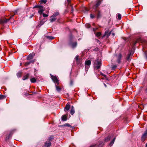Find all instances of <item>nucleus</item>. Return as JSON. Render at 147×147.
I'll list each match as a JSON object with an SVG mask.
<instances>
[{"label": "nucleus", "instance_id": "obj_1", "mask_svg": "<svg viewBox=\"0 0 147 147\" xmlns=\"http://www.w3.org/2000/svg\"><path fill=\"white\" fill-rule=\"evenodd\" d=\"M102 0H97V2L96 4L94 5L93 8V9L95 11L96 13L97 14V18H99L101 16V12L100 11L97 9V8L101 4V1Z\"/></svg>", "mask_w": 147, "mask_h": 147}, {"label": "nucleus", "instance_id": "obj_2", "mask_svg": "<svg viewBox=\"0 0 147 147\" xmlns=\"http://www.w3.org/2000/svg\"><path fill=\"white\" fill-rule=\"evenodd\" d=\"M101 65V62L100 60H95L94 63V67L97 69H98L100 67Z\"/></svg>", "mask_w": 147, "mask_h": 147}, {"label": "nucleus", "instance_id": "obj_3", "mask_svg": "<svg viewBox=\"0 0 147 147\" xmlns=\"http://www.w3.org/2000/svg\"><path fill=\"white\" fill-rule=\"evenodd\" d=\"M38 8L39 9L38 13L40 14L41 15L44 11L43 6L38 5H35L33 7V8Z\"/></svg>", "mask_w": 147, "mask_h": 147}, {"label": "nucleus", "instance_id": "obj_4", "mask_svg": "<svg viewBox=\"0 0 147 147\" xmlns=\"http://www.w3.org/2000/svg\"><path fill=\"white\" fill-rule=\"evenodd\" d=\"M146 138H147V129L142 135L141 137V140L142 141L144 142Z\"/></svg>", "mask_w": 147, "mask_h": 147}, {"label": "nucleus", "instance_id": "obj_5", "mask_svg": "<svg viewBox=\"0 0 147 147\" xmlns=\"http://www.w3.org/2000/svg\"><path fill=\"white\" fill-rule=\"evenodd\" d=\"M51 78L55 83H56L57 84H59V81L56 76H54L51 74Z\"/></svg>", "mask_w": 147, "mask_h": 147}, {"label": "nucleus", "instance_id": "obj_6", "mask_svg": "<svg viewBox=\"0 0 147 147\" xmlns=\"http://www.w3.org/2000/svg\"><path fill=\"white\" fill-rule=\"evenodd\" d=\"M9 19H6L4 18L0 19V24H3L6 23Z\"/></svg>", "mask_w": 147, "mask_h": 147}, {"label": "nucleus", "instance_id": "obj_7", "mask_svg": "<svg viewBox=\"0 0 147 147\" xmlns=\"http://www.w3.org/2000/svg\"><path fill=\"white\" fill-rule=\"evenodd\" d=\"M75 59L76 63L77 64H80L81 63V60L79 58V56L78 55L76 56Z\"/></svg>", "mask_w": 147, "mask_h": 147}, {"label": "nucleus", "instance_id": "obj_8", "mask_svg": "<svg viewBox=\"0 0 147 147\" xmlns=\"http://www.w3.org/2000/svg\"><path fill=\"white\" fill-rule=\"evenodd\" d=\"M91 64V61L90 60H86L85 62L86 67L88 68Z\"/></svg>", "mask_w": 147, "mask_h": 147}, {"label": "nucleus", "instance_id": "obj_9", "mask_svg": "<svg viewBox=\"0 0 147 147\" xmlns=\"http://www.w3.org/2000/svg\"><path fill=\"white\" fill-rule=\"evenodd\" d=\"M122 57V55L121 54H119L117 56V62L118 63H120L121 62V59Z\"/></svg>", "mask_w": 147, "mask_h": 147}, {"label": "nucleus", "instance_id": "obj_10", "mask_svg": "<svg viewBox=\"0 0 147 147\" xmlns=\"http://www.w3.org/2000/svg\"><path fill=\"white\" fill-rule=\"evenodd\" d=\"M35 54L34 53H32L30 54L27 57L28 59H32L34 56Z\"/></svg>", "mask_w": 147, "mask_h": 147}, {"label": "nucleus", "instance_id": "obj_11", "mask_svg": "<svg viewBox=\"0 0 147 147\" xmlns=\"http://www.w3.org/2000/svg\"><path fill=\"white\" fill-rule=\"evenodd\" d=\"M70 105L68 103L66 104L65 107L64 109V111H68L70 109Z\"/></svg>", "mask_w": 147, "mask_h": 147}, {"label": "nucleus", "instance_id": "obj_12", "mask_svg": "<svg viewBox=\"0 0 147 147\" xmlns=\"http://www.w3.org/2000/svg\"><path fill=\"white\" fill-rule=\"evenodd\" d=\"M69 44L71 45V47L72 48H75L77 45V42H76L72 43H70Z\"/></svg>", "mask_w": 147, "mask_h": 147}, {"label": "nucleus", "instance_id": "obj_13", "mask_svg": "<svg viewBox=\"0 0 147 147\" xmlns=\"http://www.w3.org/2000/svg\"><path fill=\"white\" fill-rule=\"evenodd\" d=\"M51 142L47 141L45 143V146L46 147H49L51 146Z\"/></svg>", "mask_w": 147, "mask_h": 147}, {"label": "nucleus", "instance_id": "obj_14", "mask_svg": "<svg viewBox=\"0 0 147 147\" xmlns=\"http://www.w3.org/2000/svg\"><path fill=\"white\" fill-rule=\"evenodd\" d=\"M75 113V110L74 109V107L73 106H72L71 107V109L70 110V113L71 114L73 115Z\"/></svg>", "mask_w": 147, "mask_h": 147}, {"label": "nucleus", "instance_id": "obj_15", "mask_svg": "<svg viewBox=\"0 0 147 147\" xmlns=\"http://www.w3.org/2000/svg\"><path fill=\"white\" fill-rule=\"evenodd\" d=\"M29 75V74H28L24 76L22 78L23 80H25L26 79H28V78Z\"/></svg>", "mask_w": 147, "mask_h": 147}, {"label": "nucleus", "instance_id": "obj_16", "mask_svg": "<svg viewBox=\"0 0 147 147\" xmlns=\"http://www.w3.org/2000/svg\"><path fill=\"white\" fill-rule=\"evenodd\" d=\"M140 40V39L139 38V39H137L136 40L134 41L133 43V46H134L137 43L139 42Z\"/></svg>", "mask_w": 147, "mask_h": 147}, {"label": "nucleus", "instance_id": "obj_17", "mask_svg": "<svg viewBox=\"0 0 147 147\" xmlns=\"http://www.w3.org/2000/svg\"><path fill=\"white\" fill-rule=\"evenodd\" d=\"M54 138V137L53 136H51L49 137V138L48 139V140H49L48 141H49L50 142V141H52Z\"/></svg>", "mask_w": 147, "mask_h": 147}, {"label": "nucleus", "instance_id": "obj_18", "mask_svg": "<svg viewBox=\"0 0 147 147\" xmlns=\"http://www.w3.org/2000/svg\"><path fill=\"white\" fill-rule=\"evenodd\" d=\"M22 72L21 71L18 72L17 74V76L18 78L20 77L21 76Z\"/></svg>", "mask_w": 147, "mask_h": 147}, {"label": "nucleus", "instance_id": "obj_19", "mask_svg": "<svg viewBox=\"0 0 147 147\" xmlns=\"http://www.w3.org/2000/svg\"><path fill=\"white\" fill-rule=\"evenodd\" d=\"M51 18L50 20L51 22H54L56 20V18H55V17H52V16H51Z\"/></svg>", "mask_w": 147, "mask_h": 147}, {"label": "nucleus", "instance_id": "obj_20", "mask_svg": "<svg viewBox=\"0 0 147 147\" xmlns=\"http://www.w3.org/2000/svg\"><path fill=\"white\" fill-rule=\"evenodd\" d=\"M131 54H129L128 55H127V57H126V59L127 60H130L131 59Z\"/></svg>", "mask_w": 147, "mask_h": 147}, {"label": "nucleus", "instance_id": "obj_21", "mask_svg": "<svg viewBox=\"0 0 147 147\" xmlns=\"http://www.w3.org/2000/svg\"><path fill=\"white\" fill-rule=\"evenodd\" d=\"M34 63V61H31L30 62H26L25 63V66H27L28 65H29L30 64V63Z\"/></svg>", "mask_w": 147, "mask_h": 147}, {"label": "nucleus", "instance_id": "obj_22", "mask_svg": "<svg viewBox=\"0 0 147 147\" xmlns=\"http://www.w3.org/2000/svg\"><path fill=\"white\" fill-rule=\"evenodd\" d=\"M101 146H100V145H98L96 144H94L91 146L90 147H101Z\"/></svg>", "mask_w": 147, "mask_h": 147}, {"label": "nucleus", "instance_id": "obj_23", "mask_svg": "<svg viewBox=\"0 0 147 147\" xmlns=\"http://www.w3.org/2000/svg\"><path fill=\"white\" fill-rule=\"evenodd\" d=\"M62 119L63 121H65L67 119V117L65 115H63L62 117Z\"/></svg>", "mask_w": 147, "mask_h": 147}, {"label": "nucleus", "instance_id": "obj_24", "mask_svg": "<svg viewBox=\"0 0 147 147\" xmlns=\"http://www.w3.org/2000/svg\"><path fill=\"white\" fill-rule=\"evenodd\" d=\"M36 80L34 78H32L30 79V81L32 83H34L36 82Z\"/></svg>", "mask_w": 147, "mask_h": 147}, {"label": "nucleus", "instance_id": "obj_25", "mask_svg": "<svg viewBox=\"0 0 147 147\" xmlns=\"http://www.w3.org/2000/svg\"><path fill=\"white\" fill-rule=\"evenodd\" d=\"M56 90L58 92H59L61 90V88L58 86L56 85Z\"/></svg>", "mask_w": 147, "mask_h": 147}, {"label": "nucleus", "instance_id": "obj_26", "mask_svg": "<svg viewBox=\"0 0 147 147\" xmlns=\"http://www.w3.org/2000/svg\"><path fill=\"white\" fill-rule=\"evenodd\" d=\"M101 33L100 32H97L96 34L95 35L97 37L100 36L101 35Z\"/></svg>", "mask_w": 147, "mask_h": 147}, {"label": "nucleus", "instance_id": "obj_27", "mask_svg": "<svg viewBox=\"0 0 147 147\" xmlns=\"http://www.w3.org/2000/svg\"><path fill=\"white\" fill-rule=\"evenodd\" d=\"M59 14V13L58 12H56L52 16V17H55L57 16H58Z\"/></svg>", "mask_w": 147, "mask_h": 147}, {"label": "nucleus", "instance_id": "obj_28", "mask_svg": "<svg viewBox=\"0 0 147 147\" xmlns=\"http://www.w3.org/2000/svg\"><path fill=\"white\" fill-rule=\"evenodd\" d=\"M117 66L116 65H112V69L113 70H115L117 67Z\"/></svg>", "mask_w": 147, "mask_h": 147}, {"label": "nucleus", "instance_id": "obj_29", "mask_svg": "<svg viewBox=\"0 0 147 147\" xmlns=\"http://www.w3.org/2000/svg\"><path fill=\"white\" fill-rule=\"evenodd\" d=\"M47 38L48 39H49L50 40H53L54 39V38L52 36H47Z\"/></svg>", "mask_w": 147, "mask_h": 147}, {"label": "nucleus", "instance_id": "obj_30", "mask_svg": "<svg viewBox=\"0 0 147 147\" xmlns=\"http://www.w3.org/2000/svg\"><path fill=\"white\" fill-rule=\"evenodd\" d=\"M109 31L108 30H107L105 32V33L104 34V35L103 36V37H105V36H106V35H107L109 33Z\"/></svg>", "mask_w": 147, "mask_h": 147}, {"label": "nucleus", "instance_id": "obj_31", "mask_svg": "<svg viewBox=\"0 0 147 147\" xmlns=\"http://www.w3.org/2000/svg\"><path fill=\"white\" fill-rule=\"evenodd\" d=\"M115 138H114L113 139L111 142V143L110 144V145H112L114 143L115 140Z\"/></svg>", "mask_w": 147, "mask_h": 147}, {"label": "nucleus", "instance_id": "obj_32", "mask_svg": "<svg viewBox=\"0 0 147 147\" xmlns=\"http://www.w3.org/2000/svg\"><path fill=\"white\" fill-rule=\"evenodd\" d=\"M5 98V97L4 96L2 95H0V99H4Z\"/></svg>", "mask_w": 147, "mask_h": 147}, {"label": "nucleus", "instance_id": "obj_33", "mask_svg": "<svg viewBox=\"0 0 147 147\" xmlns=\"http://www.w3.org/2000/svg\"><path fill=\"white\" fill-rule=\"evenodd\" d=\"M110 139V137L108 136L107 138L105 139V141L106 142H107L109 141Z\"/></svg>", "mask_w": 147, "mask_h": 147}, {"label": "nucleus", "instance_id": "obj_34", "mask_svg": "<svg viewBox=\"0 0 147 147\" xmlns=\"http://www.w3.org/2000/svg\"><path fill=\"white\" fill-rule=\"evenodd\" d=\"M117 17L119 20H120L121 18V15L120 14H118Z\"/></svg>", "mask_w": 147, "mask_h": 147}, {"label": "nucleus", "instance_id": "obj_35", "mask_svg": "<svg viewBox=\"0 0 147 147\" xmlns=\"http://www.w3.org/2000/svg\"><path fill=\"white\" fill-rule=\"evenodd\" d=\"M95 16L94 15H93L92 14H90V17L92 18H94Z\"/></svg>", "mask_w": 147, "mask_h": 147}, {"label": "nucleus", "instance_id": "obj_36", "mask_svg": "<svg viewBox=\"0 0 147 147\" xmlns=\"http://www.w3.org/2000/svg\"><path fill=\"white\" fill-rule=\"evenodd\" d=\"M41 2L42 3H45L47 2V0H41Z\"/></svg>", "mask_w": 147, "mask_h": 147}, {"label": "nucleus", "instance_id": "obj_37", "mask_svg": "<svg viewBox=\"0 0 147 147\" xmlns=\"http://www.w3.org/2000/svg\"><path fill=\"white\" fill-rule=\"evenodd\" d=\"M48 16V15H47V14H45V13H43V16L44 17H47Z\"/></svg>", "mask_w": 147, "mask_h": 147}, {"label": "nucleus", "instance_id": "obj_38", "mask_svg": "<svg viewBox=\"0 0 147 147\" xmlns=\"http://www.w3.org/2000/svg\"><path fill=\"white\" fill-rule=\"evenodd\" d=\"M17 10H15L14 12V14L11 15L12 16H13L17 14Z\"/></svg>", "mask_w": 147, "mask_h": 147}, {"label": "nucleus", "instance_id": "obj_39", "mask_svg": "<svg viewBox=\"0 0 147 147\" xmlns=\"http://www.w3.org/2000/svg\"><path fill=\"white\" fill-rule=\"evenodd\" d=\"M111 34V32H109L108 34L107 35H106V36H107V37H108Z\"/></svg>", "mask_w": 147, "mask_h": 147}, {"label": "nucleus", "instance_id": "obj_40", "mask_svg": "<svg viewBox=\"0 0 147 147\" xmlns=\"http://www.w3.org/2000/svg\"><path fill=\"white\" fill-rule=\"evenodd\" d=\"M100 74L101 75L104 76L105 77V78L107 76L105 75V74H102V73H101Z\"/></svg>", "mask_w": 147, "mask_h": 147}, {"label": "nucleus", "instance_id": "obj_41", "mask_svg": "<svg viewBox=\"0 0 147 147\" xmlns=\"http://www.w3.org/2000/svg\"><path fill=\"white\" fill-rule=\"evenodd\" d=\"M73 11H74V8L73 7H72L71 10V13H72L73 12Z\"/></svg>", "mask_w": 147, "mask_h": 147}, {"label": "nucleus", "instance_id": "obj_42", "mask_svg": "<svg viewBox=\"0 0 147 147\" xmlns=\"http://www.w3.org/2000/svg\"><path fill=\"white\" fill-rule=\"evenodd\" d=\"M87 27L88 28H89L90 27V25L89 24H87Z\"/></svg>", "mask_w": 147, "mask_h": 147}, {"label": "nucleus", "instance_id": "obj_43", "mask_svg": "<svg viewBox=\"0 0 147 147\" xmlns=\"http://www.w3.org/2000/svg\"><path fill=\"white\" fill-rule=\"evenodd\" d=\"M34 13H33V14H32V15H31V16H30V18H32V17H33V16H34Z\"/></svg>", "mask_w": 147, "mask_h": 147}, {"label": "nucleus", "instance_id": "obj_44", "mask_svg": "<svg viewBox=\"0 0 147 147\" xmlns=\"http://www.w3.org/2000/svg\"><path fill=\"white\" fill-rule=\"evenodd\" d=\"M104 84V86H105V87H107V85H106V84H105V83Z\"/></svg>", "mask_w": 147, "mask_h": 147}, {"label": "nucleus", "instance_id": "obj_45", "mask_svg": "<svg viewBox=\"0 0 147 147\" xmlns=\"http://www.w3.org/2000/svg\"><path fill=\"white\" fill-rule=\"evenodd\" d=\"M146 147H147V143L146 144Z\"/></svg>", "mask_w": 147, "mask_h": 147}, {"label": "nucleus", "instance_id": "obj_46", "mask_svg": "<svg viewBox=\"0 0 147 147\" xmlns=\"http://www.w3.org/2000/svg\"><path fill=\"white\" fill-rule=\"evenodd\" d=\"M22 65V63H20V66H21Z\"/></svg>", "mask_w": 147, "mask_h": 147}, {"label": "nucleus", "instance_id": "obj_47", "mask_svg": "<svg viewBox=\"0 0 147 147\" xmlns=\"http://www.w3.org/2000/svg\"><path fill=\"white\" fill-rule=\"evenodd\" d=\"M93 30H94V31H95L96 29L95 28H94L93 29Z\"/></svg>", "mask_w": 147, "mask_h": 147}, {"label": "nucleus", "instance_id": "obj_48", "mask_svg": "<svg viewBox=\"0 0 147 147\" xmlns=\"http://www.w3.org/2000/svg\"><path fill=\"white\" fill-rule=\"evenodd\" d=\"M146 91L147 92V88H146Z\"/></svg>", "mask_w": 147, "mask_h": 147}, {"label": "nucleus", "instance_id": "obj_49", "mask_svg": "<svg viewBox=\"0 0 147 147\" xmlns=\"http://www.w3.org/2000/svg\"><path fill=\"white\" fill-rule=\"evenodd\" d=\"M69 124H68V126H69Z\"/></svg>", "mask_w": 147, "mask_h": 147}, {"label": "nucleus", "instance_id": "obj_50", "mask_svg": "<svg viewBox=\"0 0 147 147\" xmlns=\"http://www.w3.org/2000/svg\"><path fill=\"white\" fill-rule=\"evenodd\" d=\"M69 124H68V126H69Z\"/></svg>", "mask_w": 147, "mask_h": 147}, {"label": "nucleus", "instance_id": "obj_51", "mask_svg": "<svg viewBox=\"0 0 147 147\" xmlns=\"http://www.w3.org/2000/svg\"><path fill=\"white\" fill-rule=\"evenodd\" d=\"M69 124H68V126H69Z\"/></svg>", "mask_w": 147, "mask_h": 147}]
</instances>
